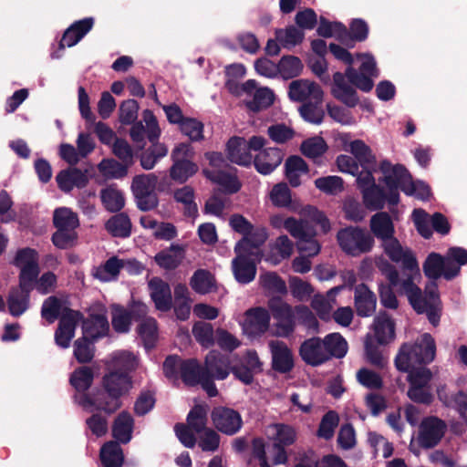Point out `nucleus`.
<instances>
[{"label": "nucleus", "mask_w": 467, "mask_h": 467, "mask_svg": "<svg viewBox=\"0 0 467 467\" xmlns=\"http://www.w3.org/2000/svg\"><path fill=\"white\" fill-rule=\"evenodd\" d=\"M203 372H206L208 378L213 381L214 379H225L230 370L228 368V359L219 352L210 351L204 361Z\"/></svg>", "instance_id": "obj_26"}, {"label": "nucleus", "mask_w": 467, "mask_h": 467, "mask_svg": "<svg viewBox=\"0 0 467 467\" xmlns=\"http://www.w3.org/2000/svg\"><path fill=\"white\" fill-rule=\"evenodd\" d=\"M344 182L338 176H325L315 180V186L321 192L336 195L344 190Z\"/></svg>", "instance_id": "obj_62"}, {"label": "nucleus", "mask_w": 467, "mask_h": 467, "mask_svg": "<svg viewBox=\"0 0 467 467\" xmlns=\"http://www.w3.org/2000/svg\"><path fill=\"white\" fill-rule=\"evenodd\" d=\"M79 405L88 412L102 411L106 415H111L119 410L123 403L113 393L99 386L92 392L82 394Z\"/></svg>", "instance_id": "obj_6"}, {"label": "nucleus", "mask_w": 467, "mask_h": 467, "mask_svg": "<svg viewBox=\"0 0 467 467\" xmlns=\"http://www.w3.org/2000/svg\"><path fill=\"white\" fill-rule=\"evenodd\" d=\"M53 224L57 231L77 230L79 226L78 214L67 207L54 211Z\"/></svg>", "instance_id": "obj_39"}, {"label": "nucleus", "mask_w": 467, "mask_h": 467, "mask_svg": "<svg viewBox=\"0 0 467 467\" xmlns=\"http://www.w3.org/2000/svg\"><path fill=\"white\" fill-rule=\"evenodd\" d=\"M268 309L276 320L275 336L289 337L296 329V316L293 307L280 296H272L267 302Z\"/></svg>", "instance_id": "obj_7"}, {"label": "nucleus", "mask_w": 467, "mask_h": 467, "mask_svg": "<svg viewBox=\"0 0 467 467\" xmlns=\"http://www.w3.org/2000/svg\"><path fill=\"white\" fill-rule=\"evenodd\" d=\"M288 95L293 101L306 102L307 99L318 100L323 98L324 93L318 84L298 79L289 84Z\"/></svg>", "instance_id": "obj_20"}, {"label": "nucleus", "mask_w": 467, "mask_h": 467, "mask_svg": "<svg viewBox=\"0 0 467 467\" xmlns=\"http://www.w3.org/2000/svg\"><path fill=\"white\" fill-rule=\"evenodd\" d=\"M58 188L64 192H70L75 187L85 188L88 183L86 171L78 168H67L59 171L56 177Z\"/></svg>", "instance_id": "obj_21"}, {"label": "nucleus", "mask_w": 467, "mask_h": 467, "mask_svg": "<svg viewBox=\"0 0 467 467\" xmlns=\"http://www.w3.org/2000/svg\"><path fill=\"white\" fill-rule=\"evenodd\" d=\"M272 368L281 374L289 373L295 366L291 349L284 341L271 340Z\"/></svg>", "instance_id": "obj_16"}, {"label": "nucleus", "mask_w": 467, "mask_h": 467, "mask_svg": "<svg viewBox=\"0 0 467 467\" xmlns=\"http://www.w3.org/2000/svg\"><path fill=\"white\" fill-rule=\"evenodd\" d=\"M358 382L368 389H380L383 380L380 375L367 368H361L356 375Z\"/></svg>", "instance_id": "obj_64"}, {"label": "nucleus", "mask_w": 467, "mask_h": 467, "mask_svg": "<svg viewBox=\"0 0 467 467\" xmlns=\"http://www.w3.org/2000/svg\"><path fill=\"white\" fill-rule=\"evenodd\" d=\"M319 36L328 38L335 36L339 42L348 36L347 26L338 21L330 22L324 16L319 17V26L317 29Z\"/></svg>", "instance_id": "obj_45"}, {"label": "nucleus", "mask_w": 467, "mask_h": 467, "mask_svg": "<svg viewBox=\"0 0 467 467\" xmlns=\"http://www.w3.org/2000/svg\"><path fill=\"white\" fill-rule=\"evenodd\" d=\"M447 431L444 420L435 416L424 418L418 433V443L422 449H432L437 446Z\"/></svg>", "instance_id": "obj_10"}, {"label": "nucleus", "mask_w": 467, "mask_h": 467, "mask_svg": "<svg viewBox=\"0 0 467 467\" xmlns=\"http://www.w3.org/2000/svg\"><path fill=\"white\" fill-rule=\"evenodd\" d=\"M323 343L327 361L332 358H342L348 352V342L339 333L327 335L323 339Z\"/></svg>", "instance_id": "obj_37"}, {"label": "nucleus", "mask_w": 467, "mask_h": 467, "mask_svg": "<svg viewBox=\"0 0 467 467\" xmlns=\"http://www.w3.org/2000/svg\"><path fill=\"white\" fill-rule=\"evenodd\" d=\"M30 292H26L20 287H13L7 297L9 313L13 317H20L29 306Z\"/></svg>", "instance_id": "obj_36"}, {"label": "nucleus", "mask_w": 467, "mask_h": 467, "mask_svg": "<svg viewBox=\"0 0 467 467\" xmlns=\"http://www.w3.org/2000/svg\"><path fill=\"white\" fill-rule=\"evenodd\" d=\"M283 158L284 153L280 149L266 148L252 160V163L259 173L268 175L281 164Z\"/></svg>", "instance_id": "obj_22"}, {"label": "nucleus", "mask_w": 467, "mask_h": 467, "mask_svg": "<svg viewBox=\"0 0 467 467\" xmlns=\"http://www.w3.org/2000/svg\"><path fill=\"white\" fill-rule=\"evenodd\" d=\"M99 458L103 467H121L124 462V453L118 441L105 442L99 451Z\"/></svg>", "instance_id": "obj_32"}, {"label": "nucleus", "mask_w": 467, "mask_h": 467, "mask_svg": "<svg viewBox=\"0 0 467 467\" xmlns=\"http://www.w3.org/2000/svg\"><path fill=\"white\" fill-rule=\"evenodd\" d=\"M138 333L146 348H153L158 337L157 321L152 317L144 319L138 327Z\"/></svg>", "instance_id": "obj_60"}, {"label": "nucleus", "mask_w": 467, "mask_h": 467, "mask_svg": "<svg viewBox=\"0 0 467 467\" xmlns=\"http://www.w3.org/2000/svg\"><path fill=\"white\" fill-rule=\"evenodd\" d=\"M95 341L80 337L74 341L73 356L79 364L90 363L95 357Z\"/></svg>", "instance_id": "obj_48"}, {"label": "nucleus", "mask_w": 467, "mask_h": 467, "mask_svg": "<svg viewBox=\"0 0 467 467\" xmlns=\"http://www.w3.org/2000/svg\"><path fill=\"white\" fill-rule=\"evenodd\" d=\"M384 254L393 263H400L403 269L414 271L419 269L417 259L410 249H404L394 236L380 242Z\"/></svg>", "instance_id": "obj_13"}, {"label": "nucleus", "mask_w": 467, "mask_h": 467, "mask_svg": "<svg viewBox=\"0 0 467 467\" xmlns=\"http://www.w3.org/2000/svg\"><path fill=\"white\" fill-rule=\"evenodd\" d=\"M202 173L208 180L222 186L225 193L234 194L241 189V183L235 175L223 171H210L207 169H203Z\"/></svg>", "instance_id": "obj_34"}, {"label": "nucleus", "mask_w": 467, "mask_h": 467, "mask_svg": "<svg viewBox=\"0 0 467 467\" xmlns=\"http://www.w3.org/2000/svg\"><path fill=\"white\" fill-rule=\"evenodd\" d=\"M349 150L362 169H377L376 156L371 149L361 140H355L349 144Z\"/></svg>", "instance_id": "obj_33"}, {"label": "nucleus", "mask_w": 467, "mask_h": 467, "mask_svg": "<svg viewBox=\"0 0 467 467\" xmlns=\"http://www.w3.org/2000/svg\"><path fill=\"white\" fill-rule=\"evenodd\" d=\"M322 102L323 98L318 100L308 99L304 102L299 108L301 117L309 123L321 124L325 117Z\"/></svg>", "instance_id": "obj_44"}, {"label": "nucleus", "mask_w": 467, "mask_h": 467, "mask_svg": "<svg viewBox=\"0 0 467 467\" xmlns=\"http://www.w3.org/2000/svg\"><path fill=\"white\" fill-rule=\"evenodd\" d=\"M131 166L126 162L118 161L115 159H104L99 164V169L107 177L122 179L127 176L129 168Z\"/></svg>", "instance_id": "obj_54"}, {"label": "nucleus", "mask_w": 467, "mask_h": 467, "mask_svg": "<svg viewBox=\"0 0 467 467\" xmlns=\"http://www.w3.org/2000/svg\"><path fill=\"white\" fill-rule=\"evenodd\" d=\"M214 331L212 324L199 321L192 327V335L196 341L204 348H210L214 344Z\"/></svg>", "instance_id": "obj_58"}, {"label": "nucleus", "mask_w": 467, "mask_h": 467, "mask_svg": "<svg viewBox=\"0 0 467 467\" xmlns=\"http://www.w3.org/2000/svg\"><path fill=\"white\" fill-rule=\"evenodd\" d=\"M337 241L340 249L348 255L358 257L372 251L375 240L363 227L349 225L337 233Z\"/></svg>", "instance_id": "obj_4"}, {"label": "nucleus", "mask_w": 467, "mask_h": 467, "mask_svg": "<svg viewBox=\"0 0 467 467\" xmlns=\"http://www.w3.org/2000/svg\"><path fill=\"white\" fill-rule=\"evenodd\" d=\"M190 285L196 293L206 295L216 286L214 275L206 269L196 270L190 279Z\"/></svg>", "instance_id": "obj_38"}, {"label": "nucleus", "mask_w": 467, "mask_h": 467, "mask_svg": "<svg viewBox=\"0 0 467 467\" xmlns=\"http://www.w3.org/2000/svg\"><path fill=\"white\" fill-rule=\"evenodd\" d=\"M184 258V248L180 244H172L154 256L155 263L167 271L175 270Z\"/></svg>", "instance_id": "obj_30"}, {"label": "nucleus", "mask_w": 467, "mask_h": 467, "mask_svg": "<svg viewBox=\"0 0 467 467\" xmlns=\"http://www.w3.org/2000/svg\"><path fill=\"white\" fill-rule=\"evenodd\" d=\"M235 254L236 256L232 260L234 276L239 284H249L255 278L256 265L250 257L252 254L244 252Z\"/></svg>", "instance_id": "obj_19"}, {"label": "nucleus", "mask_w": 467, "mask_h": 467, "mask_svg": "<svg viewBox=\"0 0 467 467\" xmlns=\"http://www.w3.org/2000/svg\"><path fill=\"white\" fill-rule=\"evenodd\" d=\"M268 234L265 227H253V230L243 236L234 245V253L244 252L252 254L254 249L260 248L267 240Z\"/></svg>", "instance_id": "obj_31"}, {"label": "nucleus", "mask_w": 467, "mask_h": 467, "mask_svg": "<svg viewBox=\"0 0 467 467\" xmlns=\"http://www.w3.org/2000/svg\"><path fill=\"white\" fill-rule=\"evenodd\" d=\"M328 147L322 137H312L302 141L300 145L301 153L309 159H316L324 155Z\"/></svg>", "instance_id": "obj_52"}, {"label": "nucleus", "mask_w": 467, "mask_h": 467, "mask_svg": "<svg viewBox=\"0 0 467 467\" xmlns=\"http://www.w3.org/2000/svg\"><path fill=\"white\" fill-rule=\"evenodd\" d=\"M208 410L209 407L207 404H196L194 405L187 415V425L192 429V431L200 434L203 431L207 430L208 422Z\"/></svg>", "instance_id": "obj_40"}, {"label": "nucleus", "mask_w": 467, "mask_h": 467, "mask_svg": "<svg viewBox=\"0 0 467 467\" xmlns=\"http://www.w3.org/2000/svg\"><path fill=\"white\" fill-rule=\"evenodd\" d=\"M100 199L104 208L110 213H119L125 205L123 192L113 186L102 189Z\"/></svg>", "instance_id": "obj_42"}, {"label": "nucleus", "mask_w": 467, "mask_h": 467, "mask_svg": "<svg viewBox=\"0 0 467 467\" xmlns=\"http://www.w3.org/2000/svg\"><path fill=\"white\" fill-rule=\"evenodd\" d=\"M131 222L124 213H119L111 216L105 223L106 230L113 236L127 238L131 234Z\"/></svg>", "instance_id": "obj_35"}, {"label": "nucleus", "mask_w": 467, "mask_h": 467, "mask_svg": "<svg viewBox=\"0 0 467 467\" xmlns=\"http://www.w3.org/2000/svg\"><path fill=\"white\" fill-rule=\"evenodd\" d=\"M379 170L384 175L383 182L389 190L388 194L386 193V202L389 205H397L400 202L399 190L408 196H413L414 188L404 165H392L389 161L384 160L379 164Z\"/></svg>", "instance_id": "obj_3"}, {"label": "nucleus", "mask_w": 467, "mask_h": 467, "mask_svg": "<svg viewBox=\"0 0 467 467\" xmlns=\"http://www.w3.org/2000/svg\"><path fill=\"white\" fill-rule=\"evenodd\" d=\"M362 198L365 206L370 211L381 210L386 202V192L382 187L373 183L362 190Z\"/></svg>", "instance_id": "obj_41"}, {"label": "nucleus", "mask_w": 467, "mask_h": 467, "mask_svg": "<svg viewBox=\"0 0 467 467\" xmlns=\"http://www.w3.org/2000/svg\"><path fill=\"white\" fill-rule=\"evenodd\" d=\"M355 307L358 317H370L376 311V295L365 284H360L355 288Z\"/></svg>", "instance_id": "obj_24"}, {"label": "nucleus", "mask_w": 467, "mask_h": 467, "mask_svg": "<svg viewBox=\"0 0 467 467\" xmlns=\"http://www.w3.org/2000/svg\"><path fill=\"white\" fill-rule=\"evenodd\" d=\"M263 363L255 350H247L243 358L230 368V372L244 385L254 382V375L262 372Z\"/></svg>", "instance_id": "obj_14"}, {"label": "nucleus", "mask_w": 467, "mask_h": 467, "mask_svg": "<svg viewBox=\"0 0 467 467\" xmlns=\"http://www.w3.org/2000/svg\"><path fill=\"white\" fill-rule=\"evenodd\" d=\"M194 156L195 151L190 143L182 142L174 147L171 154L172 165L169 170L172 181L182 184L198 172L199 167L192 161Z\"/></svg>", "instance_id": "obj_5"}, {"label": "nucleus", "mask_w": 467, "mask_h": 467, "mask_svg": "<svg viewBox=\"0 0 467 467\" xmlns=\"http://www.w3.org/2000/svg\"><path fill=\"white\" fill-rule=\"evenodd\" d=\"M370 234L379 242L395 235V226L390 215L386 212H379L369 220Z\"/></svg>", "instance_id": "obj_28"}, {"label": "nucleus", "mask_w": 467, "mask_h": 467, "mask_svg": "<svg viewBox=\"0 0 467 467\" xmlns=\"http://www.w3.org/2000/svg\"><path fill=\"white\" fill-rule=\"evenodd\" d=\"M436 355V344L432 336L424 333L414 343H403L394 359L396 368L407 372L410 386L428 387L432 373L426 366Z\"/></svg>", "instance_id": "obj_1"}, {"label": "nucleus", "mask_w": 467, "mask_h": 467, "mask_svg": "<svg viewBox=\"0 0 467 467\" xmlns=\"http://www.w3.org/2000/svg\"><path fill=\"white\" fill-rule=\"evenodd\" d=\"M364 61L359 71L352 66L348 67L345 73L336 72L333 75L332 95L348 108H354L358 103V96L355 88L363 92H369L374 87L373 77L379 75L377 64L371 54H358Z\"/></svg>", "instance_id": "obj_2"}, {"label": "nucleus", "mask_w": 467, "mask_h": 467, "mask_svg": "<svg viewBox=\"0 0 467 467\" xmlns=\"http://www.w3.org/2000/svg\"><path fill=\"white\" fill-rule=\"evenodd\" d=\"M403 285L408 291V298L413 309L418 314H424L431 303L422 296L420 288L412 282L411 278L405 280Z\"/></svg>", "instance_id": "obj_49"}, {"label": "nucleus", "mask_w": 467, "mask_h": 467, "mask_svg": "<svg viewBox=\"0 0 467 467\" xmlns=\"http://www.w3.org/2000/svg\"><path fill=\"white\" fill-rule=\"evenodd\" d=\"M302 360L312 367H317L327 361L323 339L313 337L303 341L299 347Z\"/></svg>", "instance_id": "obj_15"}, {"label": "nucleus", "mask_w": 467, "mask_h": 467, "mask_svg": "<svg viewBox=\"0 0 467 467\" xmlns=\"http://www.w3.org/2000/svg\"><path fill=\"white\" fill-rule=\"evenodd\" d=\"M134 430V419L127 410H122L114 419L111 426V434L114 441L127 444L132 439Z\"/></svg>", "instance_id": "obj_27"}, {"label": "nucleus", "mask_w": 467, "mask_h": 467, "mask_svg": "<svg viewBox=\"0 0 467 467\" xmlns=\"http://www.w3.org/2000/svg\"><path fill=\"white\" fill-rule=\"evenodd\" d=\"M303 67L300 58L292 55L283 56L278 63V72L285 79L298 77Z\"/></svg>", "instance_id": "obj_51"}, {"label": "nucleus", "mask_w": 467, "mask_h": 467, "mask_svg": "<svg viewBox=\"0 0 467 467\" xmlns=\"http://www.w3.org/2000/svg\"><path fill=\"white\" fill-rule=\"evenodd\" d=\"M304 37V32L295 26H288L285 29L275 30L276 40L285 48L301 44Z\"/></svg>", "instance_id": "obj_53"}, {"label": "nucleus", "mask_w": 467, "mask_h": 467, "mask_svg": "<svg viewBox=\"0 0 467 467\" xmlns=\"http://www.w3.org/2000/svg\"><path fill=\"white\" fill-rule=\"evenodd\" d=\"M94 380L93 369L87 366L77 368L69 377L70 385L78 392L86 393Z\"/></svg>", "instance_id": "obj_43"}, {"label": "nucleus", "mask_w": 467, "mask_h": 467, "mask_svg": "<svg viewBox=\"0 0 467 467\" xmlns=\"http://www.w3.org/2000/svg\"><path fill=\"white\" fill-rule=\"evenodd\" d=\"M130 313L120 305H113L111 311V325L117 333H127L130 329Z\"/></svg>", "instance_id": "obj_56"}, {"label": "nucleus", "mask_w": 467, "mask_h": 467, "mask_svg": "<svg viewBox=\"0 0 467 467\" xmlns=\"http://www.w3.org/2000/svg\"><path fill=\"white\" fill-rule=\"evenodd\" d=\"M272 428L275 430L270 449L273 464H285L288 461L286 448L296 441L297 431L292 425L285 423H274Z\"/></svg>", "instance_id": "obj_9"}, {"label": "nucleus", "mask_w": 467, "mask_h": 467, "mask_svg": "<svg viewBox=\"0 0 467 467\" xmlns=\"http://www.w3.org/2000/svg\"><path fill=\"white\" fill-rule=\"evenodd\" d=\"M148 287L150 296L157 310L168 312L172 307V296L170 285L160 277H152Z\"/></svg>", "instance_id": "obj_17"}, {"label": "nucleus", "mask_w": 467, "mask_h": 467, "mask_svg": "<svg viewBox=\"0 0 467 467\" xmlns=\"http://www.w3.org/2000/svg\"><path fill=\"white\" fill-rule=\"evenodd\" d=\"M180 377L188 387L200 385L210 398H214L219 393L214 381L208 378L207 373L203 372V367L195 358L182 361Z\"/></svg>", "instance_id": "obj_8"}, {"label": "nucleus", "mask_w": 467, "mask_h": 467, "mask_svg": "<svg viewBox=\"0 0 467 467\" xmlns=\"http://www.w3.org/2000/svg\"><path fill=\"white\" fill-rule=\"evenodd\" d=\"M271 315L262 306L249 308L244 313V320L242 329L250 337H257L264 335L269 328Z\"/></svg>", "instance_id": "obj_12"}, {"label": "nucleus", "mask_w": 467, "mask_h": 467, "mask_svg": "<svg viewBox=\"0 0 467 467\" xmlns=\"http://www.w3.org/2000/svg\"><path fill=\"white\" fill-rule=\"evenodd\" d=\"M348 36L341 40V43L352 47L349 42H363L368 36V26L361 18L353 19L349 25V29L347 28Z\"/></svg>", "instance_id": "obj_50"}, {"label": "nucleus", "mask_w": 467, "mask_h": 467, "mask_svg": "<svg viewBox=\"0 0 467 467\" xmlns=\"http://www.w3.org/2000/svg\"><path fill=\"white\" fill-rule=\"evenodd\" d=\"M275 100V94L269 88H258L255 89L253 99L245 102L248 109L259 112L269 108Z\"/></svg>", "instance_id": "obj_47"}, {"label": "nucleus", "mask_w": 467, "mask_h": 467, "mask_svg": "<svg viewBox=\"0 0 467 467\" xmlns=\"http://www.w3.org/2000/svg\"><path fill=\"white\" fill-rule=\"evenodd\" d=\"M339 417L335 410L327 411L321 419L318 426V437L329 440L333 437L335 429L338 425Z\"/></svg>", "instance_id": "obj_63"}, {"label": "nucleus", "mask_w": 467, "mask_h": 467, "mask_svg": "<svg viewBox=\"0 0 467 467\" xmlns=\"http://www.w3.org/2000/svg\"><path fill=\"white\" fill-rule=\"evenodd\" d=\"M211 418L214 427L225 435H234L243 427V419L241 414L228 407H215L212 410Z\"/></svg>", "instance_id": "obj_11"}, {"label": "nucleus", "mask_w": 467, "mask_h": 467, "mask_svg": "<svg viewBox=\"0 0 467 467\" xmlns=\"http://www.w3.org/2000/svg\"><path fill=\"white\" fill-rule=\"evenodd\" d=\"M109 329L108 318L103 314H91L82 320L83 337L97 341L107 336Z\"/></svg>", "instance_id": "obj_23"}, {"label": "nucleus", "mask_w": 467, "mask_h": 467, "mask_svg": "<svg viewBox=\"0 0 467 467\" xmlns=\"http://www.w3.org/2000/svg\"><path fill=\"white\" fill-rule=\"evenodd\" d=\"M99 386L121 400L123 396L129 393L132 387V381L129 373L112 370L104 374Z\"/></svg>", "instance_id": "obj_18"}, {"label": "nucleus", "mask_w": 467, "mask_h": 467, "mask_svg": "<svg viewBox=\"0 0 467 467\" xmlns=\"http://www.w3.org/2000/svg\"><path fill=\"white\" fill-rule=\"evenodd\" d=\"M422 270L430 280H438L443 277L444 258L439 253L431 252L428 254L422 265Z\"/></svg>", "instance_id": "obj_46"}, {"label": "nucleus", "mask_w": 467, "mask_h": 467, "mask_svg": "<svg viewBox=\"0 0 467 467\" xmlns=\"http://www.w3.org/2000/svg\"><path fill=\"white\" fill-rule=\"evenodd\" d=\"M261 285L272 293L285 295L287 287L285 282L275 272H267L260 275Z\"/></svg>", "instance_id": "obj_61"}, {"label": "nucleus", "mask_w": 467, "mask_h": 467, "mask_svg": "<svg viewBox=\"0 0 467 467\" xmlns=\"http://www.w3.org/2000/svg\"><path fill=\"white\" fill-rule=\"evenodd\" d=\"M64 307L61 299L56 296H50L42 304L41 317L48 324H53L61 316Z\"/></svg>", "instance_id": "obj_55"}, {"label": "nucleus", "mask_w": 467, "mask_h": 467, "mask_svg": "<svg viewBox=\"0 0 467 467\" xmlns=\"http://www.w3.org/2000/svg\"><path fill=\"white\" fill-rule=\"evenodd\" d=\"M373 327L379 345H387L395 338V322L386 311H380L376 316Z\"/></svg>", "instance_id": "obj_29"}, {"label": "nucleus", "mask_w": 467, "mask_h": 467, "mask_svg": "<svg viewBox=\"0 0 467 467\" xmlns=\"http://www.w3.org/2000/svg\"><path fill=\"white\" fill-rule=\"evenodd\" d=\"M158 177L154 173L136 175L132 179L131 191L133 195L155 192Z\"/></svg>", "instance_id": "obj_59"}, {"label": "nucleus", "mask_w": 467, "mask_h": 467, "mask_svg": "<svg viewBox=\"0 0 467 467\" xmlns=\"http://www.w3.org/2000/svg\"><path fill=\"white\" fill-rule=\"evenodd\" d=\"M227 159L237 165L249 167L252 164V154L248 151L244 138L234 136L226 143Z\"/></svg>", "instance_id": "obj_25"}, {"label": "nucleus", "mask_w": 467, "mask_h": 467, "mask_svg": "<svg viewBox=\"0 0 467 467\" xmlns=\"http://www.w3.org/2000/svg\"><path fill=\"white\" fill-rule=\"evenodd\" d=\"M40 273L39 265H28L20 268L18 275L19 285L26 292H31L36 284Z\"/></svg>", "instance_id": "obj_57"}]
</instances>
